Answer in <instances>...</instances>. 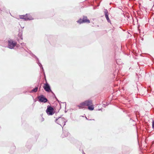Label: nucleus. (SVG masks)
Wrapping results in <instances>:
<instances>
[{"label":"nucleus","mask_w":154,"mask_h":154,"mask_svg":"<svg viewBox=\"0 0 154 154\" xmlns=\"http://www.w3.org/2000/svg\"><path fill=\"white\" fill-rule=\"evenodd\" d=\"M85 106H88V109L92 110L94 109V107L93 105L92 101L91 100H88L84 101Z\"/></svg>","instance_id":"obj_1"},{"label":"nucleus","mask_w":154,"mask_h":154,"mask_svg":"<svg viewBox=\"0 0 154 154\" xmlns=\"http://www.w3.org/2000/svg\"><path fill=\"white\" fill-rule=\"evenodd\" d=\"M56 122L61 126H62L65 125L66 120L64 118H59L56 120Z\"/></svg>","instance_id":"obj_2"},{"label":"nucleus","mask_w":154,"mask_h":154,"mask_svg":"<svg viewBox=\"0 0 154 154\" xmlns=\"http://www.w3.org/2000/svg\"><path fill=\"white\" fill-rule=\"evenodd\" d=\"M46 112L49 115H52L54 113L53 108L50 106H48Z\"/></svg>","instance_id":"obj_3"},{"label":"nucleus","mask_w":154,"mask_h":154,"mask_svg":"<svg viewBox=\"0 0 154 154\" xmlns=\"http://www.w3.org/2000/svg\"><path fill=\"white\" fill-rule=\"evenodd\" d=\"M17 43L14 42L12 40H10L8 42V47L10 49L13 48L16 45Z\"/></svg>","instance_id":"obj_4"},{"label":"nucleus","mask_w":154,"mask_h":154,"mask_svg":"<svg viewBox=\"0 0 154 154\" xmlns=\"http://www.w3.org/2000/svg\"><path fill=\"white\" fill-rule=\"evenodd\" d=\"M39 101L40 102L46 103L47 101V99L45 97L42 95L38 97Z\"/></svg>","instance_id":"obj_5"},{"label":"nucleus","mask_w":154,"mask_h":154,"mask_svg":"<svg viewBox=\"0 0 154 154\" xmlns=\"http://www.w3.org/2000/svg\"><path fill=\"white\" fill-rule=\"evenodd\" d=\"M43 88L46 91L49 92L51 91V90L50 87L49 85L47 83L44 84V86Z\"/></svg>","instance_id":"obj_6"},{"label":"nucleus","mask_w":154,"mask_h":154,"mask_svg":"<svg viewBox=\"0 0 154 154\" xmlns=\"http://www.w3.org/2000/svg\"><path fill=\"white\" fill-rule=\"evenodd\" d=\"M77 106L79 108V109L84 108H85L86 107L84 102L78 105Z\"/></svg>","instance_id":"obj_7"},{"label":"nucleus","mask_w":154,"mask_h":154,"mask_svg":"<svg viewBox=\"0 0 154 154\" xmlns=\"http://www.w3.org/2000/svg\"><path fill=\"white\" fill-rule=\"evenodd\" d=\"M104 13L105 17L108 22H110V20L108 17V12L107 10H105V11H104Z\"/></svg>","instance_id":"obj_8"},{"label":"nucleus","mask_w":154,"mask_h":154,"mask_svg":"<svg viewBox=\"0 0 154 154\" xmlns=\"http://www.w3.org/2000/svg\"><path fill=\"white\" fill-rule=\"evenodd\" d=\"M26 20H32L34 19V17L32 15L29 14H26Z\"/></svg>","instance_id":"obj_9"},{"label":"nucleus","mask_w":154,"mask_h":154,"mask_svg":"<svg viewBox=\"0 0 154 154\" xmlns=\"http://www.w3.org/2000/svg\"><path fill=\"white\" fill-rule=\"evenodd\" d=\"M83 23H90V21L88 19V18L87 17L84 16L83 17Z\"/></svg>","instance_id":"obj_10"},{"label":"nucleus","mask_w":154,"mask_h":154,"mask_svg":"<svg viewBox=\"0 0 154 154\" xmlns=\"http://www.w3.org/2000/svg\"><path fill=\"white\" fill-rule=\"evenodd\" d=\"M26 15H20V19H24L25 20H26Z\"/></svg>","instance_id":"obj_11"},{"label":"nucleus","mask_w":154,"mask_h":154,"mask_svg":"<svg viewBox=\"0 0 154 154\" xmlns=\"http://www.w3.org/2000/svg\"><path fill=\"white\" fill-rule=\"evenodd\" d=\"M68 133L66 132L64 133L62 135V137L63 138H64L65 137H66L68 136Z\"/></svg>","instance_id":"obj_12"},{"label":"nucleus","mask_w":154,"mask_h":154,"mask_svg":"<svg viewBox=\"0 0 154 154\" xmlns=\"http://www.w3.org/2000/svg\"><path fill=\"white\" fill-rule=\"evenodd\" d=\"M77 22L80 24L83 23V19H80L77 21Z\"/></svg>","instance_id":"obj_13"},{"label":"nucleus","mask_w":154,"mask_h":154,"mask_svg":"<svg viewBox=\"0 0 154 154\" xmlns=\"http://www.w3.org/2000/svg\"><path fill=\"white\" fill-rule=\"evenodd\" d=\"M38 87H35L34 89L32 90V92H36L38 90Z\"/></svg>","instance_id":"obj_14"},{"label":"nucleus","mask_w":154,"mask_h":154,"mask_svg":"<svg viewBox=\"0 0 154 154\" xmlns=\"http://www.w3.org/2000/svg\"><path fill=\"white\" fill-rule=\"evenodd\" d=\"M152 128L154 129V121L153 120L152 121Z\"/></svg>","instance_id":"obj_15"},{"label":"nucleus","mask_w":154,"mask_h":154,"mask_svg":"<svg viewBox=\"0 0 154 154\" xmlns=\"http://www.w3.org/2000/svg\"><path fill=\"white\" fill-rule=\"evenodd\" d=\"M44 119L43 118H41V121L42 122L44 121Z\"/></svg>","instance_id":"obj_16"}]
</instances>
